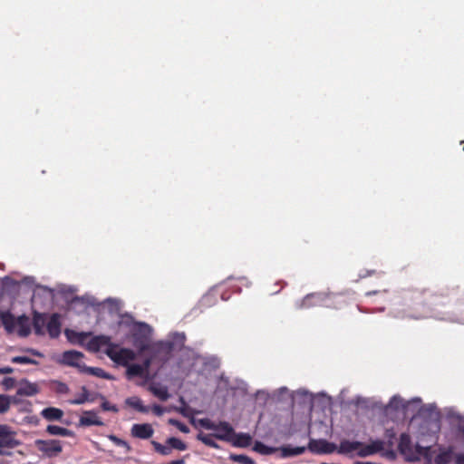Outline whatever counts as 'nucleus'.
<instances>
[{
	"label": "nucleus",
	"mask_w": 464,
	"mask_h": 464,
	"mask_svg": "<svg viewBox=\"0 0 464 464\" xmlns=\"http://www.w3.org/2000/svg\"><path fill=\"white\" fill-rule=\"evenodd\" d=\"M103 346H106L104 353L118 365L126 367L130 362L134 361L136 358V353L133 350L120 347L119 344L111 343V338L108 335L93 336L86 343V349L92 353L99 352Z\"/></svg>",
	"instance_id": "1"
},
{
	"label": "nucleus",
	"mask_w": 464,
	"mask_h": 464,
	"mask_svg": "<svg viewBox=\"0 0 464 464\" xmlns=\"http://www.w3.org/2000/svg\"><path fill=\"white\" fill-rule=\"evenodd\" d=\"M409 300L416 306L429 309L444 306L450 302V294L447 290L431 292L428 289L412 290L408 293Z\"/></svg>",
	"instance_id": "2"
},
{
	"label": "nucleus",
	"mask_w": 464,
	"mask_h": 464,
	"mask_svg": "<svg viewBox=\"0 0 464 464\" xmlns=\"http://www.w3.org/2000/svg\"><path fill=\"white\" fill-rule=\"evenodd\" d=\"M198 422L202 428L206 430H215L217 433L214 435V437L218 440L226 441H231L233 440V436L235 435L234 429L227 421L215 423L211 420L204 418L199 419Z\"/></svg>",
	"instance_id": "3"
},
{
	"label": "nucleus",
	"mask_w": 464,
	"mask_h": 464,
	"mask_svg": "<svg viewBox=\"0 0 464 464\" xmlns=\"http://www.w3.org/2000/svg\"><path fill=\"white\" fill-rule=\"evenodd\" d=\"M34 446L44 457L47 458H55L63 451V443L59 440H36Z\"/></svg>",
	"instance_id": "4"
},
{
	"label": "nucleus",
	"mask_w": 464,
	"mask_h": 464,
	"mask_svg": "<svg viewBox=\"0 0 464 464\" xmlns=\"http://www.w3.org/2000/svg\"><path fill=\"white\" fill-rule=\"evenodd\" d=\"M0 455H10L5 449L13 450L19 446L21 442L16 439V432L14 431L9 426L3 425V430H0Z\"/></svg>",
	"instance_id": "5"
},
{
	"label": "nucleus",
	"mask_w": 464,
	"mask_h": 464,
	"mask_svg": "<svg viewBox=\"0 0 464 464\" xmlns=\"http://www.w3.org/2000/svg\"><path fill=\"white\" fill-rule=\"evenodd\" d=\"M83 358V353L75 350L65 351L62 355L61 363L78 368L82 372V364L79 361Z\"/></svg>",
	"instance_id": "6"
},
{
	"label": "nucleus",
	"mask_w": 464,
	"mask_h": 464,
	"mask_svg": "<svg viewBox=\"0 0 464 464\" xmlns=\"http://www.w3.org/2000/svg\"><path fill=\"white\" fill-rule=\"evenodd\" d=\"M130 434L137 439L148 440L154 434V430L149 423H136L132 425Z\"/></svg>",
	"instance_id": "7"
},
{
	"label": "nucleus",
	"mask_w": 464,
	"mask_h": 464,
	"mask_svg": "<svg viewBox=\"0 0 464 464\" xmlns=\"http://www.w3.org/2000/svg\"><path fill=\"white\" fill-rule=\"evenodd\" d=\"M383 441L380 440H376L372 441V443L368 445H363L358 450L357 456L361 458H365L367 456L373 455L377 452H380L383 450Z\"/></svg>",
	"instance_id": "8"
},
{
	"label": "nucleus",
	"mask_w": 464,
	"mask_h": 464,
	"mask_svg": "<svg viewBox=\"0 0 464 464\" xmlns=\"http://www.w3.org/2000/svg\"><path fill=\"white\" fill-rule=\"evenodd\" d=\"M60 317L59 314L54 313L50 316L46 324V331L51 338H57L61 334L62 324Z\"/></svg>",
	"instance_id": "9"
},
{
	"label": "nucleus",
	"mask_w": 464,
	"mask_h": 464,
	"mask_svg": "<svg viewBox=\"0 0 464 464\" xmlns=\"http://www.w3.org/2000/svg\"><path fill=\"white\" fill-rule=\"evenodd\" d=\"M150 365V361L146 360L143 364H128L126 376L128 379H131L133 377H142L145 372L148 371Z\"/></svg>",
	"instance_id": "10"
},
{
	"label": "nucleus",
	"mask_w": 464,
	"mask_h": 464,
	"mask_svg": "<svg viewBox=\"0 0 464 464\" xmlns=\"http://www.w3.org/2000/svg\"><path fill=\"white\" fill-rule=\"evenodd\" d=\"M0 320L8 334H12L16 329L17 318L10 311H0Z\"/></svg>",
	"instance_id": "11"
},
{
	"label": "nucleus",
	"mask_w": 464,
	"mask_h": 464,
	"mask_svg": "<svg viewBox=\"0 0 464 464\" xmlns=\"http://www.w3.org/2000/svg\"><path fill=\"white\" fill-rule=\"evenodd\" d=\"M68 341L72 343H77L80 345H85V341L92 335L90 332H76L73 330L66 329L64 332Z\"/></svg>",
	"instance_id": "12"
},
{
	"label": "nucleus",
	"mask_w": 464,
	"mask_h": 464,
	"mask_svg": "<svg viewBox=\"0 0 464 464\" xmlns=\"http://www.w3.org/2000/svg\"><path fill=\"white\" fill-rule=\"evenodd\" d=\"M80 425L89 426H102L103 421L98 417V415L92 411H86L83 415L80 418Z\"/></svg>",
	"instance_id": "13"
},
{
	"label": "nucleus",
	"mask_w": 464,
	"mask_h": 464,
	"mask_svg": "<svg viewBox=\"0 0 464 464\" xmlns=\"http://www.w3.org/2000/svg\"><path fill=\"white\" fill-rule=\"evenodd\" d=\"M46 324V314L34 311L32 324L35 334L44 335Z\"/></svg>",
	"instance_id": "14"
},
{
	"label": "nucleus",
	"mask_w": 464,
	"mask_h": 464,
	"mask_svg": "<svg viewBox=\"0 0 464 464\" xmlns=\"http://www.w3.org/2000/svg\"><path fill=\"white\" fill-rule=\"evenodd\" d=\"M15 330L20 337H27L31 334V323L29 317L24 314L18 316Z\"/></svg>",
	"instance_id": "15"
},
{
	"label": "nucleus",
	"mask_w": 464,
	"mask_h": 464,
	"mask_svg": "<svg viewBox=\"0 0 464 464\" xmlns=\"http://www.w3.org/2000/svg\"><path fill=\"white\" fill-rule=\"evenodd\" d=\"M38 392L39 389L35 383H32L27 380H23L16 391V394L19 396H34L37 394Z\"/></svg>",
	"instance_id": "16"
},
{
	"label": "nucleus",
	"mask_w": 464,
	"mask_h": 464,
	"mask_svg": "<svg viewBox=\"0 0 464 464\" xmlns=\"http://www.w3.org/2000/svg\"><path fill=\"white\" fill-rule=\"evenodd\" d=\"M324 299V295L322 293H313L306 295L301 301L300 308H309L317 305Z\"/></svg>",
	"instance_id": "17"
},
{
	"label": "nucleus",
	"mask_w": 464,
	"mask_h": 464,
	"mask_svg": "<svg viewBox=\"0 0 464 464\" xmlns=\"http://www.w3.org/2000/svg\"><path fill=\"white\" fill-rule=\"evenodd\" d=\"M42 417L48 421L60 420L63 417V411L55 407H48L42 411Z\"/></svg>",
	"instance_id": "18"
},
{
	"label": "nucleus",
	"mask_w": 464,
	"mask_h": 464,
	"mask_svg": "<svg viewBox=\"0 0 464 464\" xmlns=\"http://www.w3.org/2000/svg\"><path fill=\"white\" fill-rule=\"evenodd\" d=\"M362 446V443L361 441L343 440L340 442L338 452L341 454H348L358 450Z\"/></svg>",
	"instance_id": "19"
},
{
	"label": "nucleus",
	"mask_w": 464,
	"mask_h": 464,
	"mask_svg": "<svg viewBox=\"0 0 464 464\" xmlns=\"http://www.w3.org/2000/svg\"><path fill=\"white\" fill-rule=\"evenodd\" d=\"M309 448L314 452L330 453L334 450V445L325 440H319L311 442Z\"/></svg>",
	"instance_id": "20"
},
{
	"label": "nucleus",
	"mask_w": 464,
	"mask_h": 464,
	"mask_svg": "<svg viewBox=\"0 0 464 464\" xmlns=\"http://www.w3.org/2000/svg\"><path fill=\"white\" fill-rule=\"evenodd\" d=\"M94 401L93 398L90 397V392L85 386L81 388V393L74 399L69 400L68 403L72 405H81L87 401L92 402Z\"/></svg>",
	"instance_id": "21"
},
{
	"label": "nucleus",
	"mask_w": 464,
	"mask_h": 464,
	"mask_svg": "<svg viewBox=\"0 0 464 464\" xmlns=\"http://www.w3.org/2000/svg\"><path fill=\"white\" fill-rule=\"evenodd\" d=\"M50 389L58 395H65L70 392L69 386L61 381L51 380L49 382Z\"/></svg>",
	"instance_id": "22"
},
{
	"label": "nucleus",
	"mask_w": 464,
	"mask_h": 464,
	"mask_svg": "<svg viewBox=\"0 0 464 464\" xmlns=\"http://www.w3.org/2000/svg\"><path fill=\"white\" fill-rule=\"evenodd\" d=\"M81 372L88 373V374L97 376L100 378H103L106 380L111 379V376L108 372H106L104 370H102V368L90 367L85 364H82Z\"/></svg>",
	"instance_id": "23"
},
{
	"label": "nucleus",
	"mask_w": 464,
	"mask_h": 464,
	"mask_svg": "<svg viewBox=\"0 0 464 464\" xmlns=\"http://www.w3.org/2000/svg\"><path fill=\"white\" fill-rule=\"evenodd\" d=\"M126 404L141 413H148L150 411V408L143 405L142 401L137 396L126 399Z\"/></svg>",
	"instance_id": "24"
},
{
	"label": "nucleus",
	"mask_w": 464,
	"mask_h": 464,
	"mask_svg": "<svg viewBox=\"0 0 464 464\" xmlns=\"http://www.w3.org/2000/svg\"><path fill=\"white\" fill-rule=\"evenodd\" d=\"M149 391L160 401H165L169 398V393L166 386L150 385Z\"/></svg>",
	"instance_id": "25"
},
{
	"label": "nucleus",
	"mask_w": 464,
	"mask_h": 464,
	"mask_svg": "<svg viewBox=\"0 0 464 464\" xmlns=\"http://www.w3.org/2000/svg\"><path fill=\"white\" fill-rule=\"evenodd\" d=\"M398 450L401 454H407L411 451V437L407 433H401L400 436Z\"/></svg>",
	"instance_id": "26"
},
{
	"label": "nucleus",
	"mask_w": 464,
	"mask_h": 464,
	"mask_svg": "<svg viewBox=\"0 0 464 464\" xmlns=\"http://www.w3.org/2000/svg\"><path fill=\"white\" fill-rule=\"evenodd\" d=\"M231 441H233V444L237 447L246 448L250 446L252 438L249 434L246 433H235Z\"/></svg>",
	"instance_id": "27"
},
{
	"label": "nucleus",
	"mask_w": 464,
	"mask_h": 464,
	"mask_svg": "<svg viewBox=\"0 0 464 464\" xmlns=\"http://www.w3.org/2000/svg\"><path fill=\"white\" fill-rule=\"evenodd\" d=\"M46 432L50 435L68 437L72 435V431L66 428L60 427L57 425H48L46 427Z\"/></svg>",
	"instance_id": "28"
},
{
	"label": "nucleus",
	"mask_w": 464,
	"mask_h": 464,
	"mask_svg": "<svg viewBox=\"0 0 464 464\" xmlns=\"http://www.w3.org/2000/svg\"><path fill=\"white\" fill-rule=\"evenodd\" d=\"M280 450L282 451V456L284 458H286V457L297 456V455L303 454L305 451V448L304 447L292 448L290 446H284L280 449Z\"/></svg>",
	"instance_id": "29"
},
{
	"label": "nucleus",
	"mask_w": 464,
	"mask_h": 464,
	"mask_svg": "<svg viewBox=\"0 0 464 464\" xmlns=\"http://www.w3.org/2000/svg\"><path fill=\"white\" fill-rule=\"evenodd\" d=\"M150 443L153 446L154 450L162 456H169L172 452L170 446L167 442L165 445H163L158 441L151 440Z\"/></svg>",
	"instance_id": "30"
},
{
	"label": "nucleus",
	"mask_w": 464,
	"mask_h": 464,
	"mask_svg": "<svg viewBox=\"0 0 464 464\" xmlns=\"http://www.w3.org/2000/svg\"><path fill=\"white\" fill-rule=\"evenodd\" d=\"M197 439L208 447H211L214 449L218 448V445L216 443V441L213 439V436L210 434H204V433L200 432L198 434Z\"/></svg>",
	"instance_id": "31"
},
{
	"label": "nucleus",
	"mask_w": 464,
	"mask_h": 464,
	"mask_svg": "<svg viewBox=\"0 0 464 464\" xmlns=\"http://www.w3.org/2000/svg\"><path fill=\"white\" fill-rule=\"evenodd\" d=\"M167 443L170 446L171 450H185L188 448L185 442L175 437L167 439Z\"/></svg>",
	"instance_id": "32"
},
{
	"label": "nucleus",
	"mask_w": 464,
	"mask_h": 464,
	"mask_svg": "<svg viewBox=\"0 0 464 464\" xmlns=\"http://www.w3.org/2000/svg\"><path fill=\"white\" fill-rule=\"evenodd\" d=\"M13 363L20 364H38V362L27 356H14L11 359Z\"/></svg>",
	"instance_id": "33"
},
{
	"label": "nucleus",
	"mask_w": 464,
	"mask_h": 464,
	"mask_svg": "<svg viewBox=\"0 0 464 464\" xmlns=\"http://www.w3.org/2000/svg\"><path fill=\"white\" fill-rule=\"evenodd\" d=\"M230 459H232L233 461L238 462L240 464H256L254 459H252L251 458H249L246 455L232 454L230 456Z\"/></svg>",
	"instance_id": "34"
},
{
	"label": "nucleus",
	"mask_w": 464,
	"mask_h": 464,
	"mask_svg": "<svg viewBox=\"0 0 464 464\" xmlns=\"http://www.w3.org/2000/svg\"><path fill=\"white\" fill-rule=\"evenodd\" d=\"M390 406L395 410H399L401 408L404 409L406 407L403 400L400 396H393L390 401Z\"/></svg>",
	"instance_id": "35"
},
{
	"label": "nucleus",
	"mask_w": 464,
	"mask_h": 464,
	"mask_svg": "<svg viewBox=\"0 0 464 464\" xmlns=\"http://www.w3.org/2000/svg\"><path fill=\"white\" fill-rule=\"evenodd\" d=\"M10 408V400L6 395L0 394V413L6 412Z\"/></svg>",
	"instance_id": "36"
},
{
	"label": "nucleus",
	"mask_w": 464,
	"mask_h": 464,
	"mask_svg": "<svg viewBox=\"0 0 464 464\" xmlns=\"http://www.w3.org/2000/svg\"><path fill=\"white\" fill-rule=\"evenodd\" d=\"M254 450L262 454H270L275 450L274 449L266 446L262 442H256Z\"/></svg>",
	"instance_id": "37"
},
{
	"label": "nucleus",
	"mask_w": 464,
	"mask_h": 464,
	"mask_svg": "<svg viewBox=\"0 0 464 464\" xmlns=\"http://www.w3.org/2000/svg\"><path fill=\"white\" fill-rule=\"evenodd\" d=\"M169 422V424L176 426L183 433L189 432L188 427L178 420L170 419Z\"/></svg>",
	"instance_id": "38"
},
{
	"label": "nucleus",
	"mask_w": 464,
	"mask_h": 464,
	"mask_svg": "<svg viewBox=\"0 0 464 464\" xmlns=\"http://www.w3.org/2000/svg\"><path fill=\"white\" fill-rule=\"evenodd\" d=\"M15 379L12 377H5L2 381V385L5 391L11 390L15 385Z\"/></svg>",
	"instance_id": "39"
},
{
	"label": "nucleus",
	"mask_w": 464,
	"mask_h": 464,
	"mask_svg": "<svg viewBox=\"0 0 464 464\" xmlns=\"http://www.w3.org/2000/svg\"><path fill=\"white\" fill-rule=\"evenodd\" d=\"M103 401L101 405L102 409L105 411H113V412H117L118 411V408L116 405H112L111 404L109 401H107L103 396H102Z\"/></svg>",
	"instance_id": "40"
},
{
	"label": "nucleus",
	"mask_w": 464,
	"mask_h": 464,
	"mask_svg": "<svg viewBox=\"0 0 464 464\" xmlns=\"http://www.w3.org/2000/svg\"><path fill=\"white\" fill-rule=\"evenodd\" d=\"M385 437L388 439V442L392 446L393 444V440L396 438V433L394 430L387 429L385 430Z\"/></svg>",
	"instance_id": "41"
},
{
	"label": "nucleus",
	"mask_w": 464,
	"mask_h": 464,
	"mask_svg": "<svg viewBox=\"0 0 464 464\" xmlns=\"http://www.w3.org/2000/svg\"><path fill=\"white\" fill-rule=\"evenodd\" d=\"M151 411L157 416H161L164 413V408L158 404L153 405Z\"/></svg>",
	"instance_id": "42"
},
{
	"label": "nucleus",
	"mask_w": 464,
	"mask_h": 464,
	"mask_svg": "<svg viewBox=\"0 0 464 464\" xmlns=\"http://www.w3.org/2000/svg\"><path fill=\"white\" fill-rule=\"evenodd\" d=\"M448 461V454L447 453H440L436 458L437 464H444Z\"/></svg>",
	"instance_id": "43"
},
{
	"label": "nucleus",
	"mask_w": 464,
	"mask_h": 464,
	"mask_svg": "<svg viewBox=\"0 0 464 464\" xmlns=\"http://www.w3.org/2000/svg\"><path fill=\"white\" fill-rule=\"evenodd\" d=\"M110 440H111V441H113V442H114L116 445H118V446H126V445H127V442H126V441H124V440H121V439L117 438V437H116V436H114V435L110 436Z\"/></svg>",
	"instance_id": "44"
},
{
	"label": "nucleus",
	"mask_w": 464,
	"mask_h": 464,
	"mask_svg": "<svg viewBox=\"0 0 464 464\" xmlns=\"http://www.w3.org/2000/svg\"><path fill=\"white\" fill-rule=\"evenodd\" d=\"M180 402L183 404L184 407L179 409V411L184 415V416H188V412H187V405H186V402L184 401V399L181 397L180 398Z\"/></svg>",
	"instance_id": "45"
},
{
	"label": "nucleus",
	"mask_w": 464,
	"mask_h": 464,
	"mask_svg": "<svg viewBox=\"0 0 464 464\" xmlns=\"http://www.w3.org/2000/svg\"><path fill=\"white\" fill-rule=\"evenodd\" d=\"M12 372H14V369L12 367L5 366L0 368V374H7Z\"/></svg>",
	"instance_id": "46"
},
{
	"label": "nucleus",
	"mask_w": 464,
	"mask_h": 464,
	"mask_svg": "<svg viewBox=\"0 0 464 464\" xmlns=\"http://www.w3.org/2000/svg\"><path fill=\"white\" fill-rule=\"evenodd\" d=\"M455 460L457 464H464V453L457 454Z\"/></svg>",
	"instance_id": "47"
},
{
	"label": "nucleus",
	"mask_w": 464,
	"mask_h": 464,
	"mask_svg": "<svg viewBox=\"0 0 464 464\" xmlns=\"http://www.w3.org/2000/svg\"><path fill=\"white\" fill-rule=\"evenodd\" d=\"M28 352L35 356H39V357L43 356V354L40 352H38L34 349H28Z\"/></svg>",
	"instance_id": "48"
},
{
	"label": "nucleus",
	"mask_w": 464,
	"mask_h": 464,
	"mask_svg": "<svg viewBox=\"0 0 464 464\" xmlns=\"http://www.w3.org/2000/svg\"><path fill=\"white\" fill-rule=\"evenodd\" d=\"M122 317H126L128 319V321L125 322L126 324H130L131 322H132V317L130 315H122Z\"/></svg>",
	"instance_id": "49"
},
{
	"label": "nucleus",
	"mask_w": 464,
	"mask_h": 464,
	"mask_svg": "<svg viewBox=\"0 0 464 464\" xmlns=\"http://www.w3.org/2000/svg\"><path fill=\"white\" fill-rule=\"evenodd\" d=\"M138 325L140 327V331H141V328L146 329V328L149 327V325L147 324H145V323H139Z\"/></svg>",
	"instance_id": "50"
},
{
	"label": "nucleus",
	"mask_w": 464,
	"mask_h": 464,
	"mask_svg": "<svg viewBox=\"0 0 464 464\" xmlns=\"http://www.w3.org/2000/svg\"><path fill=\"white\" fill-rule=\"evenodd\" d=\"M377 293H381L380 291H373V292H368L366 293L367 295H375Z\"/></svg>",
	"instance_id": "51"
},
{
	"label": "nucleus",
	"mask_w": 464,
	"mask_h": 464,
	"mask_svg": "<svg viewBox=\"0 0 464 464\" xmlns=\"http://www.w3.org/2000/svg\"><path fill=\"white\" fill-rule=\"evenodd\" d=\"M133 337L137 341L138 340V334H133Z\"/></svg>",
	"instance_id": "52"
},
{
	"label": "nucleus",
	"mask_w": 464,
	"mask_h": 464,
	"mask_svg": "<svg viewBox=\"0 0 464 464\" xmlns=\"http://www.w3.org/2000/svg\"><path fill=\"white\" fill-rule=\"evenodd\" d=\"M365 462L363 461H355L354 464H364Z\"/></svg>",
	"instance_id": "53"
},
{
	"label": "nucleus",
	"mask_w": 464,
	"mask_h": 464,
	"mask_svg": "<svg viewBox=\"0 0 464 464\" xmlns=\"http://www.w3.org/2000/svg\"><path fill=\"white\" fill-rule=\"evenodd\" d=\"M423 316L422 315H419V316H415L414 318L415 319H420V318H422Z\"/></svg>",
	"instance_id": "54"
}]
</instances>
